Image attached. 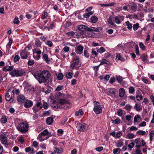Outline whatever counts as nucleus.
<instances>
[{
	"mask_svg": "<svg viewBox=\"0 0 154 154\" xmlns=\"http://www.w3.org/2000/svg\"><path fill=\"white\" fill-rule=\"evenodd\" d=\"M122 133L121 132V131H119L117 132L116 137V138H120V136L122 135Z\"/></svg>",
	"mask_w": 154,
	"mask_h": 154,
	"instance_id": "nucleus-64",
	"label": "nucleus"
},
{
	"mask_svg": "<svg viewBox=\"0 0 154 154\" xmlns=\"http://www.w3.org/2000/svg\"><path fill=\"white\" fill-rule=\"evenodd\" d=\"M79 33L82 35H84L86 31H88L89 27L84 25H80L78 26Z\"/></svg>",
	"mask_w": 154,
	"mask_h": 154,
	"instance_id": "nucleus-7",
	"label": "nucleus"
},
{
	"mask_svg": "<svg viewBox=\"0 0 154 154\" xmlns=\"http://www.w3.org/2000/svg\"><path fill=\"white\" fill-rule=\"evenodd\" d=\"M35 43L37 47H40L41 45L40 40L38 38H37L35 39Z\"/></svg>",
	"mask_w": 154,
	"mask_h": 154,
	"instance_id": "nucleus-31",
	"label": "nucleus"
},
{
	"mask_svg": "<svg viewBox=\"0 0 154 154\" xmlns=\"http://www.w3.org/2000/svg\"><path fill=\"white\" fill-rule=\"evenodd\" d=\"M36 106L38 107H39L40 109H41L42 108L41 101H38L36 103Z\"/></svg>",
	"mask_w": 154,
	"mask_h": 154,
	"instance_id": "nucleus-42",
	"label": "nucleus"
},
{
	"mask_svg": "<svg viewBox=\"0 0 154 154\" xmlns=\"http://www.w3.org/2000/svg\"><path fill=\"white\" fill-rule=\"evenodd\" d=\"M72 73L69 72L67 73L66 76L67 79H71L72 78Z\"/></svg>",
	"mask_w": 154,
	"mask_h": 154,
	"instance_id": "nucleus-49",
	"label": "nucleus"
},
{
	"mask_svg": "<svg viewBox=\"0 0 154 154\" xmlns=\"http://www.w3.org/2000/svg\"><path fill=\"white\" fill-rule=\"evenodd\" d=\"M63 74L62 73H60L58 74L57 76V78L58 80H61L63 79Z\"/></svg>",
	"mask_w": 154,
	"mask_h": 154,
	"instance_id": "nucleus-43",
	"label": "nucleus"
},
{
	"mask_svg": "<svg viewBox=\"0 0 154 154\" xmlns=\"http://www.w3.org/2000/svg\"><path fill=\"white\" fill-rule=\"evenodd\" d=\"M110 63L109 61H107L106 59H103L102 61L101 62L100 64H99L100 66L104 64H106L108 66L110 64Z\"/></svg>",
	"mask_w": 154,
	"mask_h": 154,
	"instance_id": "nucleus-30",
	"label": "nucleus"
},
{
	"mask_svg": "<svg viewBox=\"0 0 154 154\" xmlns=\"http://www.w3.org/2000/svg\"><path fill=\"white\" fill-rule=\"evenodd\" d=\"M140 116L139 115H136L135 116L134 118V123H135L136 122H138L137 119H140Z\"/></svg>",
	"mask_w": 154,
	"mask_h": 154,
	"instance_id": "nucleus-46",
	"label": "nucleus"
},
{
	"mask_svg": "<svg viewBox=\"0 0 154 154\" xmlns=\"http://www.w3.org/2000/svg\"><path fill=\"white\" fill-rule=\"evenodd\" d=\"M116 89L113 88L108 89L107 94L110 95L112 97H116Z\"/></svg>",
	"mask_w": 154,
	"mask_h": 154,
	"instance_id": "nucleus-10",
	"label": "nucleus"
},
{
	"mask_svg": "<svg viewBox=\"0 0 154 154\" xmlns=\"http://www.w3.org/2000/svg\"><path fill=\"white\" fill-rule=\"evenodd\" d=\"M93 14V13L92 11L88 12V13L85 14L84 17L86 18H88L90 16Z\"/></svg>",
	"mask_w": 154,
	"mask_h": 154,
	"instance_id": "nucleus-38",
	"label": "nucleus"
},
{
	"mask_svg": "<svg viewBox=\"0 0 154 154\" xmlns=\"http://www.w3.org/2000/svg\"><path fill=\"white\" fill-rule=\"evenodd\" d=\"M134 137V135L133 134L128 133L127 135L125 137L126 139H132Z\"/></svg>",
	"mask_w": 154,
	"mask_h": 154,
	"instance_id": "nucleus-36",
	"label": "nucleus"
},
{
	"mask_svg": "<svg viewBox=\"0 0 154 154\" xmlns=\"http://www.w3.org/2000/svg\"><path fill=\"white\" fill-rule=\"evenodd\" d=\"M0 121L2 123H5L7 121V119L5 116H3L1 119Z\"/></svg>",
	"mask_w": 154,
	"mask_h": 154,
	"instance_id": "nucleus-32",
	"label": "nucleus"
},
{
	"mask_svg": "<svg viewBox=\"0 0 154 154\" xmlns=\"http://www.w3.org/2000/svg\"><path fill=\"white\" fill-rule=\"evenodd\" d=\"M106 51L105 49L103 47H101L100 48L97 50V52H99L100 54H102L105 52Z\"/></svg>",
	"mask_w": 154,
	"mask_h": 154,
	"instance_id": "nucleus-37",
	"label": "nucleus"
},
{
	"mask_svg": "<svg viewBox=\"0 0 154 154\" xmlns=\"http://www.w3.org/2000/svg\"><path fill=\"white\" fill-rule=\"evenodd\" d=\"M91 20L92 23H95L98 20V18L95 16H92L91 18Z\"/></svg>",
	"mask_w": 154,
	"mask_h": 154,
	"instance_id": "nucleus-27",
	"label": "nucleus"
},
{
	"mask_svg": "<svg viewBox=\"0 0 154 154\" xmlns=\"http://www.w3.org/2000/svg\"><path fill=\"white\" fill-rule=\"evenodd\" d=\"M125 90L123 88H121L119 90V96L120 97L122 98L125 95Z\"/></svg>",
	"mask_w": 154,
	"mask_h": 154,
	"instance_id": "nucleus-18",
	"label": "nucleus"
},
{
	"mask_svg": "<svg viewBox=\"0 0 154 154\" xmlns=\"http://www.w3.org/2000/svg\"><path fill=\"white\" fill-rule=\"evenodd\" d=\"M141 60L144 63H145L148 60V57H147V56L145 54H143L140 57Z\"/></svg>",
	"mask_w": 154,
	"mask_h": 154,
	"instance_id": "nucleus-25",
	"label": "nucleus"
},
{
	"mask_svg": "<svg viewBox=\"0 0 154 154\" xmlns=\"http://www.w3.org/2000/svg\"><path fill=\"white\" fill-rule=\"evenodd\" d=\"M54 119L53 118L51 117H48L46 119V123L48 125H51Z\"/></svg>",
	"mask_w": 154,
	"mask_h": 154,
	"instance_id": "nucleus-22",
	"label": "nucleus"
},
{
	"mask_svg": "<svg viewBox=\"0 0 154 154\" xmlns=\"http://www.w3.org/2000/svg\"><path fill=\"white\" fill-rule=\"evenodd\" d=\"M28 124L23 122H19L17 126V129L18 131L22 133L26 132L28 130Z\"/></svg>",
	"mask_w": 154,
	"mask_h": 154,
	"instance_id": "nucleus-3",
	"label": "nucleus"
},
{
	"mask_svg": "<svg viewBox=\"0 0 154 154\" xmlns=\"http://www.w3.org/2000/svg\"><path fill=\"white\" fill-rule=\"evenodd\" d=\"M42 59L45 60L47 63H49L50 61V60L48 58V55L47 54H45L43 55Z\"/></svg>",
	"mask_w": 154,
	"mask_h": 154,
	"instance_id": "nucleus-23",
	"label": "nucleus"
},
{
	"mask_svg": "<svg viewBox=\"0 0 154 154\" xmlns=\"http://www.w3.org/2000/svg\"><path fill=\"white\" fill-rule=\"evenodd\" d=\"M123 144V143L122 142V139H121L119 140V142L116 143V146L117 147H121Z\"/></svg>",
	"mask_w": 154,
	"mask_h": 154,
	"instance_id": "nucleus-28",
	"label": "nucleus"
},
{
	"mask_svg": "<svg viewBox=\"0 0 154 154\" xmlns=\"http://www.w3.org/2000/svg\"><path fill=\"white\" fill-rule=\"evenodd\" d=\"M139 45L140 48L143 50H144L146 49V46L142 42H139Z\"/></svg>",
	"mask_w": 154,
	"mask_h": 154,
	"instance_id": "nucleus-39",
	"label": "nucleus"
},
{
	"mask_svg": "<svg viewBox=\"0 0 154 154\" xmlns=\"http://www.w3.org/2000/svg\"><path fill=\"white\" fill-rule=\"evenodd\" d=\"M34 63V61L33 60L30 59L28 61L27 64L29 66H31Z\"/></svg>",
	"mask_w": 154,
	"mask_h": 154,
	"instance_id": "nucleus-55",
	"label": "nucleus"
},
{
	"mask_svg": "<svg viewBox=\"0 0 154 154\" xmlns=\"http://www.w3.org/2000/svg\"><path fill=\"white\" fill-rule=\"evenodd\" d=\"M52 135L51 134V133H50L49 134L47 135L46 137L45 138H42V136H38L37 138H38V140L40 141H44L45 140H47L50 137L52 136Z\"/></svg>",
	"mask_w": 154,
	"mask_h": 154,
	"instance_id": "nucleus-17",
	"label": "nucleus"
},
{
	"mask_svg": "<svg viewBox=\"0 0 154 154\" xmlns=\"http://www.w3.org/2000/svg\"><path fill=\"white\" fill-rule=\"evenodd\" d=\"M77 127L78 130L81 132H85L87 131L88 128L87 125L85 123H80L77 124Z\"/></svg>",
	"mask_w": 154,
	"mask_h": 154,
	"instance_id": "nucleus-8",
	"label": "nucleus"
},
{
	"mask_svg": "<svg viewBox=\"0 0 154 154\" xmlns=\"http://www.w3.org/2000/svg\"><path fill=\"white\" fill-rule=\"evenodd\" d=\"M102 30V28L101 27H98L97 28L94 27H91V28H89L88 32L94 31L97 32H100Z\"/></svg>",
	"mask_w": 154,
	"mask_h": 154,
	"instance_id": "nucleus-14",
	"label": "nucleus"
},
{
	"mask_svg": "<svg viewBox=\"0 0 154 154\" xmlns=\"http://www.w3.org/2000/svg\"><path fill=\"white\" fill-rule=\"evenodd\" d=\"M51 133V132H49L48 129H46L44 130L42 132H41L40 134H39L38 136H45L49 134L50 133Z\"/></svg>",
	"mask_w": 154,
	"mask_h": 154,
	"instance_id": "nucleus-21",
	"label": "nucleus"
},
{
	"mask_svg": "<svg viewBox=\"0 0 154 154\" xmlns=\"http://www.w3.org/2000/svg\"><path fill=\"white\" fill-rule=\"evenodd\" d=\"M43 13L44 14L42 17V19L46 18L48 15V13L44 11L43 12Z\"/></svg>",
	"mask_w": 154,
	"mask_h": 154,
	"instance_id": "nucleus-52",
	"label": "nucleus"
},
{
	"mask_svg": "<svg viewBox=\"0 0 154 154\" xmlns=\"http://www.w3.org/2000/svg\"><path fill=\"white\" fill-rule=\"evenodd\" d=\"M117 81L119 83H121L123 80V78L122 77L120 76H117L116 77Z\"/></svg>",
	"mask_w": 154,
	"mask_h": 154,
	"instance_id": "nucleus-45",
	"label": "nucleus"
},
{
	"mask_svg": "<svg viewBox=\"0 0 154 154\" xmlns=\"http://www.w3.org/2000/svg\"><path fill=\"white\" fill-rule=\"evenodd\" d=\"M71 103L68 100L64 99L59 98L57 102L54 100L53 101V108L56 109H67L69 108Z\"/></svg>",
	"mask_w": 154,
	"mask_h": 154,
	"instance_id": "nucleus-1",
	"label": "nucleus"
},
{
	"mask_svg": "<svg viewBox=\"0 0 154 154\" xmlns=\"http://www.w3.org/2000/svg\"><path fill=\"white\" fill-rule=\"evenodd\" d=\"M25 73V72L24 70L22 69L20 70L16 69H14L12 71L9 73L12 77L21 76Z\"/></svg>",
	"mask_w": 154,
	"mask_h": 154,
	"instance_id": "nucleus-5",
	"label": "nucleus"
},
{
	"mask_svg": "<svg viewBox=\"0 0 154 154\" xmlns=\"http://www.w3.org/2000/svg\"><path fill=\"white\" fill-rule=\"evenodd\" d=\"M121 151V149L119 148H117L114 149L113 150V152L114 154H116L118 152H119V153H120Z\"/></svg>",
	"mask_w": 154,
	"mask_h": 154,
	"instance_id": "nucleus-58",
	"label": "nucleus"
},
{
	"mask_svg": "<svg viewBox=\"0 0 154 154\" xmlns=\"http://www.w3.org/2000/svg\"><path fill=\"white\" fill-rule=\"evenodd\" d=\"M132 108V106H131L129 104H127L125 106L124 108V109L127 110L128 112H129L131 111Z\"/></svg>",
	"mask_w": 154,
	"mask_h": 154,
	"instance_id": "nucleus-26",
	"label": "nucleus"
},
{
	"mask_svg": "<svg viewBox=\"0 0 154 154\" xmlns=\"http://www.w3.org/2000/svg\"><path fill=\"white\" fill-rule=\"evenodd\" d=\"M20 22L18 20V18L17 17H16L14 20V24H18Z\"/></svg>",
	"mask_w": 154,
	"mask_h": 154,
	"instance_id": "nucleus-63",
	"label": "nucleus"
},
{
	"mask_svg": "<svg viewBox=\"0 0 154 154\" xmlns=\"http://www.w3.org/2000/svg\"><path fill=\"white\" fill-rule=\"evenodd\" d=\"M136 98L137 100L139 101L140 100H142L143 98V97L141 94L140 96L137 95H136Z\"/></svg>",
	"mask_w": 154,
	"mask_h": 154,
	"instance_id": "nucleus-60",
	"label": "nucleus"
},
{
	"mask_svg": "<svg viewBox=\"0 0 154 154\" xmlns=\"http://www.w3.org/2000/svg\"><path fill=\"white\" fill-rule=\"evenodd\" d=\"M132 27L133 30L134 31H136L138 29V28H139V24L138 23H137L135 24H134L133 25Z\"/></svg>",
	"mask_w": 154,
	"mask_h": 154,
	"instance_id": "nucleus-34",
	"label": "nucleus"
},
{
	"mask_svg": "<svg viewBox=\"0 0 154 154\" xmlns=\"http://www.w3.org/2000/svg\"><path fill=\"white\" fill-rule=\"evenodd\" d=\"M63 88V86L59 85L57 86V87L55 89V91H60V90H62Z\"/></svg>",
	"mask_w": 154,
	"mask_h": 154,
	"instance_id": "nucleus-48",
	"label": "nucleus"
},
{
	"mask_svg": "<svg viewBox=\"0 0 154 154\" xmlns=\"http://www.w3.org/2000/svg\"><path fill=\"white\" fill-rule=\"evenodd\" d=\"M115 4L114 2H113L108 4H101L100 5L102 7H109L114 5Z\"/></svg>",
	"mask_w": 154,
	"mask_h": 154,
	"instance_id": "nucleus-29",
	"label": "nucleus"
},
{
	"mask_svg": "<svg viewBox=\"0 0 154 154\" xmlns=\"http://www.w3.org/2000/svg\"><path fill=\"white\" fill-rule=\"evenodd\" d=\"M7 67H8V68L7 69H6V71H9L10 72H11L14 69V66H7Z\"/></svg>",
	"mask_w": 154,
	"mask_h": 154,
	"instance_id": "nucleus-53",
	"label": "nucleus"
},
{
	"mask_svg": "<svg viewBox=\"0 0 154 154\" xmlns=\"http://www.w3.org/2000/svg\"><path fill=\"white\" fill-rule=\"evenodd\" d=\"M135 53L137 55L140 54L138 46L137 45H136L135 46Z\"/></svg>",
	"mask_w": 154,
	"mask_h": 154,
	"instance_id": "nucleus-62",
	"label": "nucleus"
},
{
	"mask_svg": "<svg viewBox=\"0 0 154 154\" xmlns=\"http://www.w3.org/2000/svg\"><path fill=\"white\" fill-rule=\"evenodd\" d=\"M29 54V52L24 51H22L20 53L21 58L23 59H26Z\"/></svg>",
	"mask_w": 154,
	"mask_h": 154,
	"instance_id": "nucleus-13",
	"label": "nucleus"
},
{
	"mask_svg": "<svg viewBox=\"0 0 154 154\" xmlns=\"http://www.w3.org/2000/svg\"><path fill=\"white\" fill-rule=\"evenodd\" d=\"M20 57L18 55H16L14 58V62H16L19 60Z\"/></svg>",
	"mask_w": 154,
	"mask_h": 154,
	"instance_id": "nucleus-57",
	"label": "nucleus"
},
{
	"mask_svg": "<svg viewBox=\"0 0 154 154\" xmlns=\"http://www.w3.org/2000/svg\"><path fill=\"white\" fill-rule=\"evenodd\" d=\"M48 106L49 105L46 102H43L42 107H43L45 109H47Z\"/></svg>",
	"mask_w": 154,
	"mask_h": 154,
	"instance_id": "nucleus-51",
	"label": "nucleus"
},
{
	"mask_svg": "<svg viewBox=\"0 0 154 154\" xmlns=\"http://www.w3.org/2000/svg\"><path fill=\"white\" fill-rule=\"evenodd\" d=\"M123 111L122 109H119L117 111V114L119 116H121L123 114Z\"/></svg>",
	"mask_w": 154,
	"mask_h": 154,
	"instance_id": "nucleus-61",
	"label": "nucleus"
},
{
	"mask_svg": "<svg viewBox=\"0 0 154 154\" xmlns=\"http://www.w3.org/2000/svg\"><path fill=\"white\" fill-rule=\"evenodd\" d=\"M134 108L136 109V110L139 112L142 109V106L141 105L139 106L138 104L136 103L134 106Z\"/></svg>",
	"mask_w": 154,
	"mask_h": 154,
	"instance_id": "nucleus-24",
	"label": "nucleus"
},
{
	"mask_svg": "<svg viewBox=\"0 0 154 154\" xmlns=\"http://www.w3.org/2000/svg\"><path fill=\"white\" fill-rule=\"evenodd\" d=\"M137 134L139 135H144L146 134V132L144 131H143V130H139L137 131Z\"/></svg>",
	"mask_w": 154,
	"mask_h": 154,
	"instance_id": "nucleus-40",
	"label": "nucleus"
},
{
	"mask_svg": "<svg viewBox=\"0 0 154 154\" xmlns=\"http://www.w3.org/2000/svg\"><path fill=\"white\" fill-rule=\"evenodd\" d=\"M14 89L11 88L8 90L7 92L5 94V99L7 101L12 103L14 101L13 98L14 96Z\"/></svg>",
	"mask_w": 154,
	"mask_h": 154,
	"instance_id": "nucleus-4",
	"label": "nucleus"
},
{
	"mask_svg": "<svg viewBox=\"0 0 154 154\" xmlns=\"http://www.w3.org/2000/svg\"><path fill=\"white\" fill-rule=\"evenodd\" d=\"M107 21L108 23L111 25H113L114 23L112 21V16H110L108 19Z\"/></svg>",
	"mask_w": 154,
	"mask_h": 154,
	"instance_id": "nucleus-50",
	"label": "nucleus"
},
{
	"mask_svg": "<svg viewBox=\"0 0 154 154\" xmlns=\"http://www.w3.org/2000/svg\"><path fill=\"white\" fill-rule=\"evenodd\" d=\"M13 40L12 38L10 37L9 38V42L6 45V48L8 50V51L11 48V44L13 42Z\"/></svg>",
	"mask_w": 154,
	"mask_h": 154,
	"instance_id": "nucleus-19",
	"label": "nucleus"
},
{
	"mask_svg": "<svg viewBox=\"0 0 154 154\" xmlns=\"http://www.w3.org/2000/svg\"><path fill=\"white\" fill-rule=\"evenodd\" d=\"M45 82V85L47 86L49 88H51V87L49 86L52 84V78H51Z\"/></svg>",
	"mask_w": 154,
	"mask_h": 154,
	"instance_id": "nucleus-20",
	"label": "nucleus"
},
{
	"mask_svg": "<svg viewBox=\"0 0 154 154\" xmlns=\"http://www.w3.org/2000/svg\"><path fill=\"white\" fill-rule=\"evenodd\" d=\"M116 60H120L121 62H124L125 60L124 58L121 57L120 53H116Z\"/></svg>",
	"mask_w": 154,
	"mask_h": 154,
	"instance_id": "nucleus-16",
	"label": "nucleus"
},
{
	"mask_svg": "<svg viewBox=\"0 0 154 154\" xmlns=\"http://www.w3.org/2000/svg\"><path fill=\"white\" fill-rule=\"evenodd\" d=\"M120 119L118 118H117L116 119L114 120L112 123L117 125H119L120 123Z\"/></svg>",
	"mask_w": 154,
	"mask_h": 154,
	"instance_id": "nucleus-41",
	"label": "nucleus"
},
{
	"mask_svg": "<svg viewBox=\"0 0 154 154\" xmlns=\"http://www.w3.org/2000/svg\"><path fill=\"white\" fill-rule=\"evenodd\" d=\"M135 90L133 87H131L129 89V92L130 93L133 94Z\"/></svg>",
	"mask_w": 154,
	"mask_h": 154,
	"instance_id": "nucleus-56",
	"label": "nucleus"
},
{
	"mask_svg": "<svg viewBox=\"0 0 154 154\" xmlns=\"http://www.w3.org/2000/svg\"><path fill=\"white\" fill-rule=\"evenodd\" d=\"M84 54L86 57L88 58L89 57V54L86 50L84 49Z\"/></svg>",
	"mask_w": 154,
	"mask_h": 154,
	"instance_id": "nucleus-59",
	"label": "nucleus"
},
{
	"mask_svg": "<svg viewBox=\"0 0 154 154\" xmlns=\"http://www.w3.org/2000/svg\"><path fill=\"white\" fill-rule=\"evenodd\" d=\"M25 151L26 152H30L31 153H33V149H32L30 147L26 148L25 149Z\"/></svg>",
	"mask_w": 154,
	"mask_h": 154,
	"instance_id": "nucleus-35",
	"label": "nucleus"
},
{
	"mask_svg": "<svg viewBox=\"0 0 154 154\" xmlns=\"http://www.w3.org/2000/svg\"><path fill=\"white\" fill-rule=\"evenodd\" d=\"M84 47L81 44L76 46L75 48V52L78 54H81L83 52Z\"/></svg>",
	"mask_w": 154,
	"mask_h": 154,
	"instance_id": "nucleus-11",
	"label": "nucleus"
},
{
	"mask_svg": "<svg viewBox=\"0 0 154 154\" xmlns=\"http://www.w3.org/2000/svg\"><path fill=\"white\" fill-rule=\"evenodd\" d=\"M73 63L70 64V68L72 69H74L76 66H81L80 61L79 57L76 56L72 60Z\"/></svg>",
	"mask_w": 154,
	"mask_h": 154,
	"instance_id": "nucleus-6",
	"label": "nucleus"
},
{
	"mask_svg": "<svg viewBox=\"0 0 154 154\" xmlns=\"http://www.w3.org/2000/svg\"><path fill=\"white\" fill-rule=\"evenodd\" d=\"M25 99V97L24 95L20 94L18 96L17 100L18 102L21 103H24Z\"/></svg>",
	"mask_w": 154,
	"mask_h": 154,
	"instance_id": "nucleus-15",
	"label": "nucleus"
},
{
	"mask_svg": "<svg viewBox=\"0 0 154 154\" xmlns=\"http://www.w3.org/2000/svg\"><path fill=\"white\" fill-rule=\"evenodd\" d=\"M115 21L117 24H120L121 23L119 17L117 16L115 17Z\"/></svg>",
	"mask_w": 154,
	"mask_h": 154,
	"instance_id": "nucleus-54",
	"label": "nucleus"
},
{
	"mask_svg": "<svg viewBox=\"0 0 154 154\" xmlns=\"http://www.w3.org/2000/svg\"><path fill=\"white\" fill-rule=\"evenodd\" d=\"M102 106L101 105L96 106L94 108V111L96 114H99L102 112Z\"/></svg>",
	"mask_w": 154,
	"mask_h": 154,
	"instance_id": "nucleus-9",
	"label": "nucleus"
},
{
	"mask_svg": "<svg viewBox=\"0 0 154 154\" xmlns=\"http://www.w3.org/2000/svg\"><path fill=\"white\" fill-rule=\"evenodd\" d=\"M51 75V74L48 71L45 70L40 73L38 72L35 73L34 75L38 80L39 83L41 84L48 80Z\"/></svg>",
	"mask_w": 154,
	"mask_h": 154,
	"instance_id": "nucleus-2",
	"label": "nucleus"
},
{
	"mask_svg": "<svg viewBox=\"0 0 154 154\" xmlns=\"http://www.w3.org/2000/svg\"><path fill=\"white\" fill-rule=\"evenodd\" d=\"M125 24L127 26V28L128 29H131L132 27V24L131 23H130L129 21H128L125 22Z\"/></svg>",
	"mask_w": 154,
	"mask_h": 154,
	"instance_id": "nucleus-33",
	"label": "nucleus"
},
{
	"mask_svg": "<svg viewBox=\"0 0 154 154\" xmlns=\"http://www.w3.org/2000/svg\"><path fill=\"white\" fill-rule=\"evenodd\" d=\"M95 49H92V54L93 55H94V57H97V55H98V53L97 52L95 51L94 50Z\"/></svg>",
	"mask_w": 154,
	"mask_h": 154,
	"instance_id": "nucleus-47",
	"label": "nucleus"
},
{
	"mask_svg": "<svg viewBox=\"0 0 154 154\" xmlns=\"http://www.w3.org/2000/svg\"><path fill=\"white\" fill-rule=\"evenodd\" d=\"M66 34L68 36H72L74 35L75 32L73 31L68 32H66Z\"/></svg>",
	"mask_w": 154,
	"mask_h": 154,
	"instance_id": "nucleus-44",
	"label": "nucleus"
},
{
	"mask_svg": "<svg viewBox=\"0 0 154 154\" xmlns=\"http://www.w3.org/2000/svg\"><path fill=\"white\" fill-rule=\"evenodd\" d=\"M33 103L31 100L27 99L26 100L24 106L26 108H30L33 105Z\"/></svg>",
	"mask_w": 154,
	"mask_h": 154,
	"instance_id": "nucleus-12",
	"label": "nucleus"
}]
</instances>
